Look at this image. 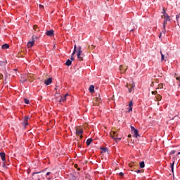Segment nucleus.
I'll list each match as a JSON object with an SVG mask.
<instances>
[{
	"mask_svg": "<svg viewBox=\"0 0 180 180\" xmlns=\"http://www.w3.org/2000/svg\"><path fill=\"white\" fill-rule=\"evenodd\" d=\"M163 13H164V16H165V18H167V16H169L168 14H167V13H165V8H163Z\"/></svg>",
	"mask_w": 180,
	"mask_h": 180,
	"instance_id": "393cba45",
	"label": "nucleus"
},
{
	"mask_svg": "<svg viewBox=\"0 0 180 180\" xmlns=\"http://www.w3.org/2000/svg\"><path fill=\"white\" fill-rule=\"evenodd\" d=\"M157 91H152V95H156Z\"/></svg>",
	"mask_w": 180,
	"mask_h": 180,
	"instance_id": "f704fd0d",
	"label": "nucleus"
},
{
	"mask_svg": "<svg viewBox=\"0 0 180 180\" xmlns=\"http://www.w3.org/2000/svg\"><path fill=\"white\" fill-rule=\"evenodd\" d=\"M71 64H72V60H68L65 63V65H67L68 67H70V65H71Z\"/></svg>",
	"mask_w": 180,
	"mask_h": 180,
	"instance_id": "2eb2a0df",
	"label": "nucleus"
},
{
	"mask_svg": "<svg viewBox=\"0 0 180 180\" xmlns=\"http://www.w3.org/2000/svg\"><path fill=\"white\" fill-rule=\"evenodd\" d=\"M67 96H68V94H66L63 97H60V102H64L67 99Z\"/></svg>",
	"mask_w": 180,
	"mask_h": 180,
	"instance_id": "ddd939ff",
	"label": "nucleus"
},
{
	"mask_svg": "<svg viewBox=\"0 0 180 180\" xmlns=\"http://www.w3.org/2000/svg\"><path fill=\"white\" fill-rule=\"evenodd\" d=\"M123 175H124V174H123V172L120 173V176H123Z\"/></svg>",
	"mask_w": 180,
	"mask_h": 180,
	"instance_id": "c9c22d12",
	"label": "nucleus"
},
{
	"mask_svg": "<svg viewBox=\"0 0 180 180\" xmlns=\"http://www.w3.org/2000/svg\"><path fill=\"white\" fill-rule=\"evenodd\" d=\"M75 167L77 168V165H75Z\"/></svg>",
	"mask_w": 180,
	"mask_h": 180,
	"instance_id": "a18cd8bd",
	"label": "nucleus"
},
{
	"mask_svg": "<svg viewBox=\"0 0 180 180\" xmlns=\"http://www.w3.org/2000/svg\"><path fill=\"white\" fill-rule=\"evenodd\" d=\"M136 172L137 174H140V172H141V170H137Z\"/></svg>",
	"mask_w": 180,
	"mask_h": 180,
	"instance_id": "ea45409f",
	"label": "nucleus"
},
{
	"mask_svg": "<svg viewBox=\"0 0 180 180\" xmlns=\"http://www.w3.org/2000/svg\"><path fill=\"white\" fill-rule=\"evenodd\" d=\"M140 168H144L146 167V165L144 164V162L142 161L139 163Z\"/></svg>",
	"mask_w": 180,
	"mask_h": 180,
	"instance_id": "6ab92c4d",
	"label": "nucleus"
},
{
	"mask_svg": "<svg viewBox=\"0 0 180 180\" xmlns=\"http://www.w3.org/2000/svg\"><path fill=\"white\" fill-rule=\"evenodd\" d=\"M131 131H133L134 133V137H136V139H137L139 137V136H140L139 134V130L136 129V128H134V127L131 126Z\"/></svg>",
	"mask_w": 180,
	"mask_h": 180,
	"instance_id": "20e7f679",
	"label": "nucleus"
},
{
	"mask_svg": "<svg viewBox=\"0 0 180 180\" xmlns=\"http://www.w3.org/2000/svg\"><path fill=\"white\" fill-rule=\"evenodd\" d=\"M89 91L91 94L94 93L95 91V86H94V85H90Z\"/></svg>",
	"mask_w": 180,
	"mask_h": 180,
	"instance_id": "9d476101",
	"label": "nucleus"
},
{
	"mask_svg": "<svg viewBox=\"0 0 180 180\" xmlns=\"http://www.w3.org/2000/svg\"><path fill=\"white\" fill-rule=\"evenodd\" d=\"M161 34H162V33H160V34L159 36V39H161Z\"/></svg>",
	"mask_w": 180,
	"mask_h": 180,
	"instance_id": "37998d69",
	"label": "nucleus"
},
{
	"mask_svg": "<svg viewBox=\"0 0 180 180\" xmlns=\"http://www.w3.org/2000/svg\"><path fill=\"white\" fill-rule=\"evenodd\" d=\"M35 174H40V172H34L32 173V175H35Z\"/></svg>",
	"mask_w": 180,
	"mask_h": 180,
	"instance_id": "a19ab883",
	"label": "nucleus"
},
{
	"mask_svg": "<svg viewBox=\"0 0 180 180\" xmlns=\"http://www.w3.org/2000/svg\"><path fill=\"white\" fill-rule=\"evenodd\" d=\"M167 22L165 20H164L163 25H167Z\"/></svg>",
	"mask_w": 180,
	"mask_h": 180,
	"instance_id": "4c0bfd02",
	"label": "nucleus"
},
{
	"mask_svg": "<svg viewBox=\"0 0 180 180\" xmlns=\"http://www.w3.org/2000/svg\"><path fill=\"white\" fill-rule=\"evenodd\" d=\"M80 139H82V135H80Z\"/></svg>",
	"mask_w": 180,
	"mask_h": 180,
	"instance_id": "c03bdc74",
	"label": "nucleus"
},
{
	"mask_svg": "<svg viewBox=\"0 0 180 180\" xmlns=\"http://www.w3.org/2000/svg\"><path fill=\"white\" fill-rule=\"evenodd\" d=\"M33 29H34V30H35V32H38V30H39V27H37V25H34Z\"/></svg>",
	"mask_w": 180,
	"mask_h": 180,
	"instance_id": "5701e85b",
	"label": "nucleus"
},
{
	"mask_svg": "<svg viewBox=\"0 0 180 180\" xmlns=\"http://www.w3.org/2000/svg\"><path fill=\"white\" fill-rule=\"evenodd\" d=\"M126 70H127V68H124V66L123 65H120V71L123 73L126 72Z\"/></svg>",
	"mask_w": 180,
	"mask_h": 180,
	"instance_id": "1a4fd4ad",
	"label": "nucleus"
},
{
	"mask_svg": "<svg viewBox=\"0 0 180 180\" xmlns=\"http://www.w3.org/2000/svg\"><path fill=\"white\" fill-rule=\"evenodd\" d=\"M50 174H51V172H48L46 173V176H49V175H50Z\"/></svg>",
	"mask_w": 180,
	"mask_h": 180,
	"instance_id": "e433bc0d",
	"label": "nucleus"
},
{
	"mask_svg": "<svg viewBox=\"0 0 180 180\" xmlns=\"http://www.w3.org/2000/svg\"><path fill=\"white\" fill-rule=\"evenodd\" d=\"M174 154H175V150H172L170 152V155H174Z\"/></svg>",
	"mask_w": 180,
	"mask_h": 180,
	"instance_id": "c756f323",
	"label": "nucleus"
},
{
	"mask_svg": "<svg viewBox=\"0 0 180 180\" xmlns=\"http://www.w3.org/2000/svg\"><path fill=\"white\" fill-rule=\"evenodd\" d=\"M34 45V41H29L27 44V47H33Z\"/></svg>",
	"mask_w": 180,
	"mask_h": 180,
	"instance_id": "f8f14e48",
	"label": "nucleus"
},
{
	"mask_svg": "<svg viewBox=\"0 0 180 180\" xmlns=\"http://www.w3.org/2000/svg\"><path fill=\"white\" fill-rule=\"evenodd\" d=\"M24 102H25V103H26V105H29V103H30L29 100H27L26 98L24 99Z\"/></svg>",
	"mask_w": 180,
	"mask_h": 180,
	"instance_id": "a878e982",
	"label": "nucleus"
},
{
	"mask_svg": "<svg viewBox=\"0 0 180 180\" xmlns=\"http://www.w3.org/2000/svg\"><path fill=\"white\" fill-rule=\"evenodd\" d=\"M57 89H58V86H56L55 90L57 91Z\"/></svg>",
	"mask_w": 180,
	"mask_h": 180,
	"instance_id": "58836bf2",
	"label": "nucleus"
},
{
	"mask_svg": "<svg viewBox=\"0 0 180 180\" xmlns=\"http://www.w3.org/2000/svg\"><path fill=\"white\" fill-rule=\"evenodd\" d=\"M75 51H77V45H75L74 46V51L73 53H72V58H71V60H73L74 58H72L74 56V54H75Z\"/></svg>",
	"mask_w": 180,
	"mask_h": 180,
	"instance_id": "dca6fc26",
	"label": "nucleus"
},
{
	"mask_svg": "<svg viewBox=\"0 0 180 180\" xmlns=\"http://www.w3.org/2000/svg\"><path fill=\"white\" fill-rule=\"evenodd\" d=\"M162 96H161V95H160V94H158L157 96H156V99H157V101H161V99H162Z\"/></svg>",
	"mask_w": 180,
	"mask_h": 180,
	"instance_id": "aec40b11",
	"label": "nucleus"
},
{
	"mask_svg": "<svg viewBox=\"0 0 180 180\" xmlns=\"http://www.w3.org/2000/svg\"><path fill=\"white\" fill-rule=\"evenodd\" d=\"M9 47V44H4L1 46V49L3 50H6V49H8Z\"/></svg>",
	"mask_w": 180,
	"mask_h": 180,
	"instance_id": "4468645a",
	"label": "nucleus"
},
{
	"mask_svg": "<svg viewBox=\"0 0 180 180\" xmlns=\"http://www.w3.org/2000/svg\"><path fill=\"white\" fill-rule=\"evenodd\" d=\"M5 155H6L5 153H4V152L0 153V156H1L2 161H5Z\"/></svg>",
	"mask_w": 180,
	"mask_h": 180,
	"instance_id": "f3484780",
	"label": "nucleus"
},
{
	"mask_svg": "<svg viewBox=\"0 0 180 180\" xmlns=\"http://www.w3.org/2000/svg\"><path fill=\"white\" fill-rule=\"evenodd\" d=\"M51 178H53V176H50L49 177H46V179L48 180H51Z\"/></svg>",
	"mask_w": 180,
	"mask_h": 180,
	"instance_id": "473e14b6",
	"label": "nucleus"
},
{
	"mask_svg": "<svg viewBox=\"0 0 180 180\" xmlns=\"http://www.w3.org/2000/svg\"><path fill=\"white\" fill-rule=\"evenodd\" d=\"M110 137L111 139H113V140H115L116 142H117V140H122L121 138H117V134H116V131H112L110 133Z\"/></svg>",
	"mask_w": 180,
	"mask_h": 180,
	"instance_id": "f03ea898",
	"label": "nucleus"
},
{
	"mask_svg": "<svg viewBox=\"0 0 180 180\" xmlns=\"http://www.w3.org/2000/svg\"><path fill=\"white\" fill-rule=\"evenodd\" d=\"M174 164H175L174 162L170 165V168H171L172 172H174Z\"/></svg>",
	"mask_w": 180,
	"mask_h": 180,
	"instance_id": "b1692460",
	"label": "nucleus"
},
{
	"mask_svg": "<svg viewBox=\"0 0 180 180\" xmlns=\"http://www.w3.org/2000/svg\"><path fill=\"white\" fill-rule=\"evenodd\" d=\"M86 143L87 146H90L91 143H92V139H87Z\"/></svg>",
	"mask_w": 180,
	"mask_h": 180,
	"instance_id": "a211bd4d",
	"label": "nucleus"
},
{
	"mask_svg": "<svg viewBox=\"0 0 180 180\" xmlns=\"http://www.w3.org/2000/svg\"><path fill=\"white\" fill-rule=\"evenodd\" d=\"M163 29H164V30L162 31V32L165 34V32H166V30H165V25H163Z\"/></svg>",
	"mask_w": 180,
	"mask_h": 180,
	"instance_id": "2f4dec72",
	"label": "nucleus"
},
{
	"mask_svg": "<svg viewBox=\"0 0 180 180\" xmlns=\"http://www.w3.org/2000/svg\"><path fill=\"white\" fill-rule=\"evenodd\" d=\"M127 88L129 92H133V91H134V83L132 82L129 84H127Z\"/></svg>",
	"mask_w": 180,
	"mask_h": 180,
	"instance_id": "7ed1b4c3",
	"label": "nucleus"
},
{
	"mask_svg": "<svg viewBox=\"0 0 180 180\" xmlns=\"http://www.w3.org/2000/svg\"><path fill=\"white\" fill-rule=\"evenodd\" d=\"M84 133V130L82 129H76V134L79 136V134H82Z\"/></svg>",
	"mask_w": 180,
	"mask_h": 180,
	"instance_id": "6e6552de",
	"label": "nucleus"
},
{
	"mask_svg": "<svg viewBox=\"0 0 180 180\" xmlns=\"http://www.w3.org/2000/svg\"><path fill=\"white\" fill-rule=\"evenodd\" d=\"M82 57H84V55L82 54V50L81 49V46H79L77 49V58L79 60V61H82Z\"/></svg>",
	"mask_w": 180,
	"mask_h": 180,
	"instance_id": "f257e3e1",
	"label": "nucleus"
},
{
	"mask_svg": "<svg viewBox=\"0 0 180 180\" xmlns=\"http://www.w3.org/2000/svg\"><path fill=\"white\" fill-rule=\"evenodd\" d=\"M129 108H132V106H133V101H130L129 102Z\"/></svg>",
	"mask_w": 180,
	"mask_h": 180,
	"instance_id": "bb28decb",
	"label": "nucleus"
},
{
	"mask_svg": "<svg viewBox=\"0 0 180 180\" xmlns=\"http://www.w3.org/2000/svg\"><path fill=\"white\" fill-rule=\"evenodd\" d=\"M25 81H26V79H25V80H24V82H25Z\"/></svg>",
	"mask_w": 180,
	"mask_h": 180,
	"instance_id": "3c124183",
	"label": "nucleus"
},
{
	"mask_svg": "<svg viewBox=\"0 0 180 180\" xmlns=\"http://www.w3.org/2000/svg\"><path fill=\"white\" fill-rule=\"evenodd\" d=\"M73 179H75V176H74Z\"/></svg>",
	"mask_w": 180,
	"mask_h": 180,
	"instance_id": "09e8293b",
	"label": "nucleus"
},
{
	"mask_svg": "<svg viewBox=\"0 0 180 180\" xmlns=\"http://www.w3.org/2000/svg\"><path fill=\"white\" fill-rule=\"evenodd\" d=\"M128 112H133V107H129Z\"/></svg>",
	"mask_w": 180,
	"mask_h": 180,
	"instance_id": "7c9ffc66",
	"label": "nucleus"
},
{
	"mask_svg": "<svg viewBox=\"0 0 180 180\" xmlns=\"http://www.w3.org/2000/svg\"><path fill=\"white\" fill-rule=\"evenodd\" d=\"M2 78H4V75L0 74V79H2Z\"/></svg>",
	"mask_w": 180,
	"mask_h": 180,
	"instance_id": "72a5a7b5",
	"label": "nucleus"
},
{
	"mask_svg": "<svg viewBox=\"0 0 180 180\" xmlns=\"http://www.w3.org/2000/svg\"><path fill=\"white\" fill-rule=\"evenodd\" d=\"M103 150H106V148H103Z\"/></svg>",
	"mask_w": 180,
	"mask_h": 180,
	"instance_id": "de8ad7c7",
	"label": "nucleus"
},
{
	"mask_svg": "<svg viewBox=\"0 0 180 180\" xmlns=\"http://www.w3.org/2000/svg\"><path fill=\"white\" fill-rule=\"evenodd\" d=\"M53 82V79L49 78L47 80H45L44 83L46 85H50Z\"/></svg>",
	"mask_w": 180,
	"mask_h": 180,
	"instance_id": "0eeeda50",
	"label": "nucleus"
},
{
	"mask_svg": "<svg viewBox=\"0 0 180 180\" xmlns=\"http://www.w3.org/2000/svg\"><path fill=\"white\" fill-rule=\"evenodd\" d=\"M39 9H44V6H43L41 4H39Z\"/></svg>",
	"mask_w": 180,
	"mask_h": 180,
	"instance_id": "cd10ccee",
	"label": "nucleus"
},
{
	"mask_svg": "<svg viewBox=\"0 0 180 180\" xmlns=\"http://www.w3.org/2000/svg\"><path fill=\"white\" fill-rule=\"evenodd\" d=\"M178 26H180V14L176 15Z\"/></svg>",
	"mask_w": 180,
	"mask_h": 180,
	"instance_id": "9b49d317",
	"label": "nucleus"
},
{
	"mask_svg": "<svg viewBox=\"0 0 180 180\" xmlns=\"http://www.w3.org/2000/svg\"><path fill=\"white\" fill-rule=\"evenodd\" d=\"M180 155V152L178 153V155Z\"/></svg>",
	"mask_w": 180,
	"mask_h": 180,
	"instance_id": "49530a36",
	"label": "nucleus"
},
{
	"mask_svg": "<svg viewBox=\"0 0 180 180\" xmlns=\"http://www.w3.org/2000/svg\"><path fill=\"white\" fill-rule=\"evenodd\" d=\"M25 81H26V79H25V80H24V82H25Z\"/></svg>",
	"mask_w": 180,
	"mask_h": 180,
	"instance_id": "8fccbe9b",
	"label": "nucleus"
},
{
	"mask_svg": "<svg viewBox=\"0 0 180 180\" xmlns=\"http://www.w3.org/2000/svg\"><path fill=\"white\" fill-rule=\"evenodd\" d=\"M37 180H40V179H38Z\"/></svg>",
	"mask_w": 180,
	"mask_h": 180,
	"instance_id": "603ef678",
	"label": "nucleus"
},
{
	"mask_svg": "<svg viewBox=\"0 0 180 180\" xmlns=\"http://www.w3.org/2000/svg\"><path fill=\"white\" fill-rule=\"evenodd\" d=\"M160 54H161V61H164V58L165 57V56H164V54H162V51H160Z\"/></svg>",
	"mask_w": 180,
	"mask_h": 180,
	"instance_id": "412c9836",
	"label": "nucleus"
},
{
	"mask_svg": "<svg viewBox=\"0 0 180 180\" xmlns=\"http://www.w3.org/2000/svg\"><path fill=\"white\" fill-rule=\"evenodd\" d=\"M46 36H53L54 30H48V31H46Z\"/></svg>",
	"mask_w": 180,
	"mask_h": 180,
	"instance_id": "423d86ee",
	"label": "nucleus"
},
{
	"mask_svg": "<svg viewBox=\"0 0 180 180\" xmlns=\"http://www.w3.org/2000/svg\"><path fill=\"white\" fill-rule=\"evenodd\" d=\"M128 137H129V139H130V137H131V135L129 134Z\"/></svg>",
	"mask_w": 180,
	"mask_h": 180,
	"instance_id": "79ce46f5",
	"label": "nucleus"
},
{
	"mask_svg": "<svg viewBox=\"0 0 180 180\" xmlns=\"http://www.w3.org/2000/svg\"><path fill=\"white\" fill-rule=\"evenodd\" d=\"M165 20H166L167 22H169V16L165 18Z\"/></svg>",
	"mask_w": 180,
	"mask_h": 180,
	"instance_id": "c85d7f7f",
	"label": "nucleus"
},
{
	"mask_svg": "<svg viewBox=\"0 0 180 180\" xmlns=\"http://www.w3.org/2000/svg\"><path fill=\"white\" fill-rule=\"evenodd\" d=\"M6 63H8L6 60H5V61H0V65H6Z\"/></svg>",
	"mask_w": 180,
	"mask_h": 180,
	"instance_id": "4be33fe9",
	"label": "nucleus"
},
{
	"mask_svg": "<svg viewBox=\"0 0 180 180\" xmlns=\"http://www.w3.org/2000/svg\"><path fill=\"white\" fill-rule=\"evenodd\" d=\"M29 119H30L29 116L25 117V118H24L22 122V124L23 126H25V127H26V126H28V125H29V123L27 122V121L29 120Z\"/></svg>",
	"mask_w": 180,
	"mask_h": 180,
	"instance_id": "39448f33",
	"label": "nucleus"
}]
</instances>
